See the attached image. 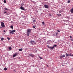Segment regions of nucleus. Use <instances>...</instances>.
<instances>
[{
    "label": "nucleus",
    "instance_id": "nucleus-1",
    "mask_svg": "<svg viewBox=\"0 0 73 73\" xmlns=\"http://www.w3.org/2000/svg\"><path fill=\"white\" fill-rule=\"evenodd\" d=\"M32 30L31 29H29L27 30V36H29V35H30V33H31Z\"/></svg>",
    "mask_w": 73,
    "mask_h": 73
},
{
    "label": "nucleus",
    "instance_id": "nucleus-2",
    "mask_svg": "<svg viewBox=\"0 0 73 73\" xmlns=\"http://www.w3.org/2000/svg\"><path fill=\"white\" fill-rule=\"evenodd\" d=\"M30 44H31L32 45H34V44H36V42L34 41L31 40L30 42Z\"/></svg>",
    "mask_w": 73,
    "mask_h": 73
},
{
    "label": "nucleus",
    "instance_id": "nucleus-3",
    "mask_svg": "<svg viewBox=\"0 0 73 73\" xmlns=\"http://www.w3.org/2000/svg\"><path fill=\"white\" fill-rule=\"evenodd\" d=\"M1 25L2 28H4V27H5V26L4 25V23L3 22L1 23Z\"/></svg>",
    "mask_w": 73,
    "mask_h": 73
},
{
    "label": "nucleus",
    "instance_id": "nucleus-4",
    "mask_svg": "<svg viewBox=\"0 0 73 73\" xmlns=\"http://www.w3.org/2000/svg\"><path fill=\"white\" fill-rule=\"evenodd\" d=\"M16 31V30H14L12 31H11V32H9V33L10 34H13L14 33L13 32H15Z\"/></svg>",
    "mask_w": 73,
    "mask_h": 73
},
{
    "label": "nucleus",
    "instance_id": "nucleus-5",
    "mask_svg": "<svg viewBox=\"0 0 73 73\" xmlns=\"http://www.w3.org/2000/svg\"><path fill=\"white\" fill-rule=\"evenodd\" d=\"M44 7L45 8H47V9L49 8V6L47 5H44Z\"/></svg>",
    "mask_w": 73,
    "mask_h": 73
},
{
    "label": "nucleus",
    "instance_id": "nucleus-6",
    "mask_svg": "<svg viewBox=\"0 0 73 73\" xmlns=\"http://www.w3.org/2000/svg\"><path fill=\"white\" fill-rule=\"evenodd\" d=\"M20 8L22 10H23V11H25V9H24V8H23V7H22V6H21V7H20Z\"/></svg>",
    "mask_w": 73,
    "mask_h": 73
},
{
    "label": "nucleus",
    "instance_id": "nucleus-7",
    "mask_svg": "<svg viewBox=\"0 0 73 73\" xmlns=\"http://www.w3.org/2000/svg\"><path fill=\"white\" fill-rule=\"evenodd\" d=\"M30 56H31V57H34V55L33 54L30 53L29 54Z\"/></svg>",
    "mask_w": 73,
    "mask_h": 73
},
{
    "label": "nucleus",
    "instance_id": "nucleus-8",
    "mask_svg": "<svg viewBox=\"0 0 73 73\" xmlns=\"http://www.w3.org/2000/svg\"><path fill=\"white\" fill-rule=\"evenodd\" d=\"M47 47L48 48H49V49H53V47H49V46L48 45Z\"/></svg>",
    "mask_w": 73,
    "mask_h": 73
},
{
    "label": "nucleus",
    "instance_id": "nucleus-9",
    "mask_svg": "<svg viewBox=\"0 0 73 73\" xmlns=\"http://www.w3.org/2000/svg\"><path fill=\"white\" fill-rule=\"evenodd\" d=\"M17 56V53H15L13 55V57H16Z\"/></svg>",
    "mask_w": 73,
    "mask_h": 73
},
{
    "label": "nucleus",
    "instance_id": "nucleus-10",
    "mask_svg": "<svg viewBox=\"0 0 73 73\" xmlns=\"http://www.w3.org/2000/svg\"><path fill=\"white\" fill-rule=\"evenodd\" d=\"M33 51L34 52H37V50L35 49H33Z\"/></svg>",
    "mask_w": 73,
    "mask_h": 73
},
{
    "label": "nucleus",
    "instance_id": "nucleus-11",
    "mask_svg": "<svg viewBox=\"0 0 73 73\" xmlns=\"http://www.w3.org/2000/svg\"><path fill=\"white\" fill-rule=\"evenodd\" d=\"M70 12L72 13H73V8L72 9L70 10Z\"/></svg>",
    "mask_w": 73,
    "mask_h": 73
},
{
    "label": "nucleus",
    "instance_id": "nucleus-12",
    "mask_svg": "<svg viewBox=\"0 0 73 73\" xmlns=\"http://www.w3.org/2000/svg\"><path fill=\"white\" fill-rule=\"evenodd\" d=\"M66 56H69V55H70V54H67V53H66Z\"/></svg>",
    "mask_w": 73,
    "mask_h": 73
},
{
    "label": "nucleus",
    "instance_id": "nucleus-13",
    "mask_svg": "<svg viewBox=\"0 0 73 73\" xmlns=\"http://www.w3.org/2000/svg\"><path fill=\"white\" fill-rule=\"evenodd\" d=\"M9 50H11L12 49V48L11 47H9Z\"/></svg>",
    "mask_w": 73,
    "mask_h": 73
},
{
    "label": "nucleus",
    "instance_id": "nucleus-14",
    "mask_svg": "<svg viewBox=\"0 0 73 73\" xmlns=\"http://www.w3.org/2000/svg\"><path fill=\"white\" fill-rule=\"evenodd\" d=\"M7 69H8L7 68H4V70H7Z\"/></svg>",
    "mask_w": 73,
    "mask_h": 73
},
{
    "label": "nucleus",
    "instance_id": "nucleus-15",
    "mask_svg": "<svg viewBox=\"0 0 73 73\" xmlns=\"http://www.w3.org/2000/svg\"><path fill=\"white\" fill-rule=\"evenodd\" d=\"M33 21L34 22V23H35L36 22V20H35L34 18H33Z\"/></svg>",
    "mask_w": 73,
    "mask_h": 73
},
{
    "label": "nucleus",
    "instance_id": "nucleus-16",
    "mask_svg": "<svg viewBox=\"0 0 73 73\" xmlns=\"http://www.w3.org/2000/svg\"><path fill=\"white\" fill-rule=\"evenodd\" d=\"M56 46H57V45L56 44H55L52 47H53V49H54V47H56Z\"/></svg>",
    "mask_w": 73,
    "mask_h": 73
},
{
    "label": "nucleus",
    "instance_id": "nucleus-17",
    "mask_svg": "<svg viewBox=\"0 0 73 73\" xmlns=\"http://www.w3.org/2000/svg\"><path fill=\"white\" fill-rule=\"evenodd\" d=\"M23 50V48L19 49V51H22Z\"/></svg>",
    "mask_w": 73,
    "mask_h": 73
},
{
    "label": "nucleus",
    "instance_id": "nucleus-18",
    "mask_svg": "<svg viewBox=\"0 0 73 73\" xmlns=\"http://www.w3.org/2000/svg\"><path fill=\"white\" fill-rule=\"evenodd\" d=\"M42 25H44L45 24V23L43 22H42Z\"/></svg>",
    "mask_w": 73,
    "mask_h": 73
},
{
    "label": "nucleus",
    "instance_id": "nucleus-19",
    "mask_svg": "<svg viewBox=\"0 0 73 73\" xmlns=\"http://www.w3.org/2000/svg\"><path fill=\"white\" fill-rule=\"evenodd\" d=\"M10 27L11 29H13V26H10Z\"/></svg>",
    "mask_w": 73,
    "mask_h": 73
},
{
    "label": "nucleus",
    "instance_id": "nucleus-20",
    "mask_svg": "<svg viewBox=\"0 0 73 73\" xmlns=\"http://www.w3.org/2000/svg\"><path fill=\"white\" fill-rule=\"evenodd\" d=\"M1 41H3V40H4V38H1Z\"/></svg>",
    "mask_w": 73,
    "mask_h": 73
},
{
    "label": "nucleus",
    "instance_id": "nucleus-21",
    "mask_svg": "<svg viewBox=\"0 0 73 73\" xmlns=\"http://www.w3.org/2000/svg\"><path fill=\"white\" fill-rule=\"evenodd\" d=\"M4 3H7V1H6V0H4Z\"/></svg>",
    "mask_w": 73,
    "mask_h": 73
},
{
    "label": "nucleus",
    "instance_id": "nucleus-22",
    "mask_svg": "<svg viewBox=\"0 0 73 73\" xmlns=\"http://www.w3.org/2000/svg\"><path fill=\"white\" fill-rule=\"evenodd\" d=\"M70 3V0H68V3Z\"/></svg>",
    "mask_w": 73,
    "mask_h": 73
},
{
    "label": "nucleus",
    "instance_id": "nucleus-23",
    "mask_svg": "<svg viewBox=\"0 0 73 73\" xmlns=\"http://www.w3.org/2000/svg\"><path fill=\"white\" fill-rule=\"evenodd\" d=\"M55 33L56 34V35H55V36H57L58 33Z\"/></svg>",
    "mask_w": 73,
    "mask_h": 73
},
{
    "label": "nucleus",
    "instance_id": "nucleus-24",
    "mask_svg": "<svg viewBox=\"0 0 73 73\" xmlns=\"http://www.w3.org/2000/svg\"><path fill=\"white\" fill-rule=\"evenodd\" d=\"M6 15H9V13H6Z\"/></svg>",
    "mask_w": 73,
    "mask_h": 73
},
{
    "label": "nucleus",
    "instance_id": "nucleus-25",
    "mask_svg": "<svg viewBox=\"0 0 73 73\" xmlns=\"http://www.w3.org/2000/svg\"><path fill=\"white\" fill-rule=\"evenodd\" d=\"M4 9H5V10H8V9L7 8H4Z\"/></svg>",
    "mask_w": 73,
    "mask_h": 73
},
{
    "label": "nucleus",
    "instance_id": "nucleus-26",
    "mask_svg": "<svg viewBox=\"0 0 73 73\" xmlns=\"http://www.w3.org/2000/svg\"><path fill=\"white\" fill-rule=\"evenodd\" d=\"M70 40L71 41H73V39L72 38H71L70 39Z\"/></svg>",
    "mask_w": 73,
    "mask_h": 73
},
{
    "label": "nucleus",
    "instance_id": "nucleus-27",
    "mask_svg": "<svg viewBox=\"0 0 73 73\" xmlns=\"http://www.w3.org/2000/svg\"><path fill=\"white\" fill-rule=\"evenodd\" d=\"M62 57H65V56L63 55L62 56Z\"/></svg>",
    "mask_w": 73,
    "mask_h": 73
},
{
    "label": "nucleus",
    "instance_id": "nucleus-28",
    "mask_svg": "<svg viewBox=\"0 0 73 73\" xmlns=\"http://www.w3.org/2000/svg\"><path fill=\"white\" fill-rule=\"evenodd\" d=\"M7 39H8L9 40H10V38L7 37Z\"/></svg>",
    "mask_w": 73,
    "mask_h": 73
},
{
    "label": "nucleus",
    "instance_id": "nucleus-29",
    "mask_svg": "<svg viewBox=\"0 0 73 73\" xmlns=\"http://www.w3.org/2000/svg\"><path fill=\"white\" fill-rule=\"evenodd\" d=\"M39 58H40V59H42V57L40 56H39Z\"/></svg>",
    "mask_w": 73,
    "mask_h": 73
},
{
    "label": "nucleus",
    "instance_id": "nucleus-30",
    "mask_svg": "<svg viewBox=\"0 0 73 73\" xmlns=\"http://www.w3.org/2000/svg\"><path fill=\"white\" fill-rule=\"evenodd\" d=\"M62 12V11H61L60 10L59 11V13H61Z\"/></svg>",
    "mask_w": 73,
    "mask_h": 73
},
{
    "label": "nucleus",
    "instance_id": "nucleus-31",
    "mask_svg": "<svg viewBox=\"0 0 73 73\" xmlns=\"http://www.w3.org/2000/svg\"><path fill=\"white\" fill-rule=\"evenodd\" d=\"M60 58H61V59H62V56H60Z\"/></svg>",
    "mask_w": 73,
    "mask_h": 73
},
{
    "label": "nucleus",
    "instance_id": "nucleus-32",
    "mask_svg": "<svg viewBox=\"0 0 73 73\" xmlns=\"http://www.w3.org/2000/svg\"><path fill=\"white\" fill-rule=\"evenodd\" d=\"M57 32H60V30H57Z\"/></svg>",
    "mask_w": 73,
    "mask_h": 73
},
{
    "label": "nucleus",
    "instance_id": "nucleus-33",
    "mask_svg": "<svg viewBox=\"0 0 73 73\" xmlns=\"http://www.w3.org/2000/svg\"><path fill=\"white\" fill-rule=\"evenodd\" d=\"M21 6H23V5H24L23 4H21Z\"/></svg>",
    "mask_w": 73,
    "mask_h": 73
},
{
    "label": "nucleus",
    "instance_id": "nucleus-34",
    "mask_svg": "<svg viewBox=\"0 0 73 73\" xmlns=\"http://www.w3.org/2000/svg\"><path fill=\"white\" fill-rule=\"evenodd\" d=\"M70 38H72V36H70Z\"/></svg>",
    "mask_w": 73,
    "mask_h": 73
},
{
    "label": "nucleus",
    "instance_id": "nucleus-35",
    "mask_svg": "<svg viewBox=\"0 0 73 73\" xmlns=\"http://www.w3.org/2000/svg\"><path fill=\"white\" fill-rule=\"evenodd\" d=\"M49 15L50 16H52V15H51V14H50Z\"/></svg>",
    "mask_w": 73,
    "mask_h": 73
},
{
    "label": "nucleus",
    "instance_id": "nucleus-36",
    "mask_svg": "<svg viewBox=\"0 0 73 73\" xmlns=\"http://www.w3.org/2000/svg\"><path fill=\"white\" fill-rule=\"evenodd\" d=\"M4 13H7V11H5L4 12Z\"/></svg>",
    "mask_w": 73,
    "mask_h": 73
},
{
    "label": "nucleus",
    "instance_id": "nucleus-37",
    "mask_svg": "<svg viewBox=\"0 0 73 73\" xmlns=\"http://www.w3.org/2000/svg\"><path fill=\"white\" fill-rule=\"evenodd\" d=\"M33 28H35V27L33 26Z\"/></svg>",
    "mask_w": 73,
    "mask_h": 73
},
{
    "label": "nucleus",
    "instance_id": "nucleus-38",
    "mask_svg": "<svg viewBox=\"0 0 73 73\" xmlns=\"http://www.w3.org/2000/svg\"><path fill=\"white\" fill-rule=\"evenodd\" d=\"M3 32H5V31L4 30Z\"/></svg>",
    "mask_w": 73,
    "mask_h": 73
},
{
    "label": "nucleus",
    "instance_id": "nucleus-39",
    "mask_svg": "<svg viewBox=\"0 0 73 73\" xmlns=\"http://www.w3.org/2000/svg\"><path fill=\"white\" fill-rule=\"evenodd\" d=\"M70 56H72V55H71V54H70Z\"/></svg>",
    "mask_w": 73,
    "mask_h": 73
},
{
    "label": "nucleus",
    "instance_id": "nucleus-40",
    "mask_svg": "<svg viewBox=\"0 0 73 73\" xmlns=\"http://www.w3.org/2000/svg\"><path fill=\"white\" fill-rule=\"evenodd\" d=\"M57 15H58V16H60V15H59V14H58Z\"/></svg>",
    "mask_w": 73,
    "mask_h": 73
},
{
    "label": "nucleus",
    "instance_id": "nucleus-41",
    "mask_svg": "<svg viewBox=\"0 0 73 73\" xmlns=\"http://www.w3.org/2000/svg\"><path fill=\"white\" fill-rule=\"evenodd\" d=\"M13 71H14V72H16V71H15L14 70H13Z\"/></svg>",
    "mask_w": 73,
    "mask_h": 73
},
{
    "label": "nucleus",
    "instance_id": "nucleus-42",
    "mask_svg": "<svg viewBox=\"0 0 73 73\" xmlns=\"http://www.w3.org/2000/svg\"><path fill=\"white\" fill-rule=\"evenodd\" d=\"M71 56H73V54H72Z\"/></svg>",
    "mask_w": 73,
    "mask_h": 73
},
{
    "label": "nucleus",
    "instance_id": "nucleus-43",
    "mask_svg": "<svg viewBox=\"0 0 73 73\" xmlns=\"http://www.w3.org/2000/svg\"><path fill=\"white\" fill-rule=\"evenodd\" d=\"M61 16V15L60 14V15H59V16Z\"/></svg>",
    "mask_w": 73,
    "mask_h": 73
},
{
    "label": "nucleus",
    "instance_id": "nucleus-44",
    "mask_svg": "<svg viewBox=\"0 0 73 73\" xmlns=\"http://www.w3.org/2000/svg\"><path fill=\"white\" fill-rule=\"evenodd\" d=\"M9 31H11V30H9Z\"/></svg>",
    "mask_w": 73,
    "mask_h": 73
},
{
    "label": "nucleus",
    "instance_id": "nucleus-45",
    "mask_svg": "<svg viewBox=\"0 0 73 73\" xmlns=\"http://www.w3.org/2000/svg\"><path fill=\"white\" fill-rule=\"evenodd\" d=\"M24 17H25V16H24Z\"/></svg>",
    "mask_w": 73,
    "mask_h": 73
}]
</instances>
